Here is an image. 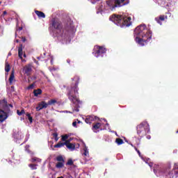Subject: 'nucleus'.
<instances>
[{"label": "nucleus", "instance_id": "nucleus-43", "mask_svg": "<svg viewBox=\"0 0 178 178\" xmlns=\"http://www.w3.org/2000/svg\"><path fill=\"white\" fill-rule=\"evenodd\" d=\"M6 15H8V12L3 11V14H2V16H5Z\"/></svg>", "mask_w": 178, "mask_h": 178}, {"label": "nucleus", "instance_id": "nucleus-24", "mask_svg": "<svg viewBox=\"0 0 178 178\" xmlns=\"http://www.w3.org/2000/svg\"><path fill=\"white\" fill-rule=\"evenodd\" d=\"M115 143L118 144V145H122L124 142L122 138H118L115 139Z\"/></svg>", "mask_w": 178, "mask_h": 178}, {"label": "nucleus", "instance_id": "nucleus-53", "mask_svg": "<svg viewBox=\"0 0 178 178\" xmlns=\"http://www.w3.org/2000/svg\"><path fill=\"white\" fill-rule=\"evenodd\" d=\"M57 178H64L63 176L58 177Z\"/></svg>", "mask_w": 178, "mask_h": 178}, {"label": "nucleus", "instance_id": "nucleus-2", "mask_svg": "<svg viewBox=\"0 0 178 178\" xmlns=\"http://www.w3.org/2000/svg\"><path fill=\"white\" fill-rule=\"evenodd\" d=\"M74 81L70 88H67V96L68 99L72 102V104H81L80 99L77 97L79 95V83H80V77L79 76H75L72 79Z\"/></svg>", "mask_w": 178, "mask_h": 178}, {"label": "nucleus", "instance_id": "nucleus-9", "mask_svg": "<svg viewBox=\"0 0 178 178\" xmlns=\"http://www.w3.org/2000/svg\"><path fill=\"white\" fill-rule=\"evenodd\" d=\"M47 108H48V104L47 102L42 101L38 103V106L36 107V111L38 112L41 111V109H45Z\"/></svg>", "mask_w": 178, "mask_h": 178}, {"label": "nucleus", "instance_id": "nucleus-13", "mask_svg": "<svg viewBox=\"0 0 178 178\" xmlns=\"http://www.w3.org/2000/svg\"><path fill=\"white\" fill-rule=\"evenodd\" d=\"M8 118V115L3 111V110L0 109V122H3Z\"/></svg>", "mask_w": 178, "mask_h": 178}, {"label": "nucleus", "instance_id": "nucleus-57", "mask_svg": "<svg viewBox=\"0 0 178 178\" xmlns=\"http://www.w3.org/2000/svg\"><path fill=\"white\" fill-rule=\"evenodd\" d=\"M137 145H140V143H138Z\"/></svg>", "mask_w": 178, "mask_h": 178}, {"label": "nucleus", "instance_id": "nucleus-6", "mask_svg": "<svg viewBox=\"0 0 178 178\" xmlns=\"http://www.w3.org/2000/svg\"><path fill=\"white\" fill-rule=\"evenodd\" d=\"M105 54H106V49L104 47L96 46L95 51V56H96V58H99V56L102 58Z\"/></svg>", "mask_w": 178, "mask_h": 178}, {"label": "nucleus", "instance_id": "nucleus-35", "mask_svg": "<svg viewBox=\"0 0 178 178\" xmlns=\"http://www.w3.org/2000/svg\"><path fill=\"white\" fill-rule=\"evenodd\" d=\"M175 176L173 175V173H168V175L166 176V178H173Z\"/></svg>", "mask_w": 178, "mask_h": 178}, {"label": "nucleus", "instance_id": "nucleus-52", "mask_svg": "<svg viewBox=\"0 0 178 178\" xmlns=\"http://www.w3.org/2000/svg\"><path fill=\"white\" fill-rule=\"evenodd\" d=\"M131 147H133L134 148V147H136V146H134L133 144H131Z\"/></svg>", "mask_w": 178, "mask_h": 178}, {"label": "nucleus", "instance_id": "nucleus-47", "mask_svg": "<svg viewBox=\"0 0 178 178\" xmlns=\"http://www.w3.org/2000/svg\"><path fill=\"white\" fill-rule=\"evenodd\" d=\"M134 149L136 151V152H137V151H138V149H137V147L135 146V147H134Z\"/></svg>", "mask_w": 178, "mask_h": 178}, {"label": "nucleus", "instance_id": "nucleus-17", "mask_svg": "<svg viewBox=\"0 0 178 178\" xmlns=\"http://www.w3.org/2000/svg\"><path fill=\"white\" fill-rule=\"evenodd\" d=\"M9 83L10 86H12V84H13V80H15V71L13 70L11 72V74L10 75V77H9Z\"/></svg>", "mask_w": 178, "mask_h": 178}, {"label": "nucleus", "instance_id": "nucleus-30", "mask_svg": "<svg viewBox=\"0 0 178 178\" xmlns=\"http://www.w3.org/2000/svg\"><path fill=\"white\" fill-rule=\"evenodd\" d=\"M26 116H27L30 123H33V117H31V115L30 113H27Z\"/></svg>", "mask_w": 178, "mask_h": 178}, {"label": "nucleus", "instance_id": "nucleus-33", "mask_svg": "<svg viewBox=\"0 0 178 178\" xmlns=\"http://www.w3.org/2000/svg\"><path fill=\"white\" fill-rule=\"evenodd\" d=\"M67 138H69V136L67 135H64V136H62V138H61V140L62 141H67Z\"/></svg>", "mask_w": 178, "mask_h": 178}, {"label": "nucleus", "instance_id": "nucleus-7", "mask_svg": "<svg viewBox=\"0 0 178 178\" xmlns=\"http://www.w3.org/2000/svg\"><path fill=\"white\" fill-rule=\"evenodd\" d=\"M56 161H57V163L56 164V168L57 169H62L65 166V159H63V156L59 155L56 157Z\"/></svg>", "mask_w": 178, "mask_h": 178}, {"label": "nucleus", "instance_id": "nucleus-4", "mask_svg": "<svg viewBox=\"0 0 178 178\" xmlns=\"http://www.w3.org/2000/svg\"><path fill=\"white\" fill-rule=\"evenodd\" d=\"M137 134L143 138V137L147 136V133H149V124L147 122H143L136 127Z\"/></svg>", "mask_w": 178, "mask_h": 178}, {"label": "nucleus", "instance_id": "nucleus-58", "mask_svg": "<svg viewBox=\"0 0 178 178\" xmlns=\"http://www.w3.org/2000/svg\"><path fill=\"white\" fill-rule=\"evenodd\" d=\"M1 3H2V2H1V1H0V5H1Z\"/></svg>", "mask_w": 178, "mask_h": 178}, {"label": "nucleus", "instance_id": "nucleus-3", "mask_svg": "<svg viewBox=\"0 0 178 178\" xmlns=\"http://www.w3.org/2000/svg\"><path fill=\"white\" fill-rule=\"evenodd\" d=\"M109 20L120 27H129L131 26V17L113 14L109 17Z\"/></svg>", "mask_w": 178, "mask_h": 178}, {"label": "nucleus", "instance_id": "nucleus-42", "mask_svg": "<svg viewBox=\"0 0 178 178\" xmlns=\"http://www.w3.org/2000/svg\"><path fill=\"white\" fill-rule=\"evenodd\" d=\"M21 38H22V41L23 42H26V37H22Z\"/></svg>", "mask_w": 178, "mask_h": 178}, {"label": "nucleus", "instance_id": "nucleus-39", "mask_svg": "<svg viewBox=\"0 0 178 178\" xmlns=\"http://www.w3.org/2000/svg\"><path fill=\"white\" fill-rule=\"evenodd\" d=\"M113 2V0H111V1H108L106 3L107 5H108V6H112V4L111 3H112Z\"/></svg>", "mask_w": 178, "mask_h": 178}, {"label": "nucleus", "instance_id": "nucleus-20", "mask_svg": "<svg viewBox=\"0 0 178 178\" xmlns=\"http://www.w3.org/2000/svg\"><path fill=\"white\" fill-rule=\"evenodd\" d=\"M67 148H68V149H70L71 151H74L76 149V145H74L73 143H70L67 146Z\"/></svg>", "mask_w": 178, "mask_h": 178}, {"label": "nucleus", "instance_id": "nucleus-26", "mask_svg": "<svg viewBox=\"0 0 178 178\" xmlns=\"http://www.w3.org/2000/svg\"><path fill=\"white\" fill-rule=\"evenodd\" d=\"M5 70L7 73L10 71V65L8 63H6Z\"/></svg>", "mask_w": 178, "mask_h": 178}, {"label": "nucleus", "instance_id": "nucleus-48", "mask_svg": "<svg viewBox=\"0 0 178 178\" xmlns=\"http://www.w3.org/2000/svg\"><path fill=\"white\" fill-rule=\"evenodd\" d=\"M154 173H158V170H154Z\"/></svg>", "mask_w": 178, "mask_h": 178}, {"label": "nucleus", "instance_id": "nucleus-37", "mask_svg": "<svg viewBox=\"0 0 178 178\" xmlns=\"http://www.w3.org/2000/svg\"><path fill=\"white\" fill-rule=\"evenodd\" d=\"M17 31H22L23 30V27L22 26H19L17 25V29H16Z\"/></svg>", "mask_w": 178, "mask_h": 178}, {"label": "nucleus", "instance_id": "nucleus-36", "mask_svg": "<svg viewBox=\"0 0 178 178\" xmlns=\"http://www.w3.org/2000/svg\"><path fill=\"white\" fill-rule=\"evenodd\" d=\"M65 143H63V146L66 145V147H67V145H69L70 144V141H69V140H65Z\"/></svg>", "mask_w": 178, "mask_h": 178}, {"label": "nucleus", "instance_id": "nucleus-49", "mask_svg": "<svg viewBox=\"0 0 178 178\" xmlns=\"http://www.w3.org/2000/svg\"><path fill=\"white\" fill-rule=\"evenodd\" d=\"M12 55V53L9 52L8 53V56H10Z\"/></svg>", "mask_w": 178, "mask_h": 178}, {"label": "nucleus", "instance_id": "nucleus-1", "mask_svg": "<svg viewBox=\"0 0 178 178\" xmlns=\"http://www.w3.org/2000/svg\"><path fill=\"white\" fill-rule=\"evenodd\" d=\"M134 34L136 35L135 38L136 42L141 45V47H144L145 44L152 40V31L147 29L145 24L138 26L134 30Z\"/></svg>", "mask_w": 178, "mask_h": 178}, {"label": "nucleus", "instance_id": "nucleus-8", "mask_svg": "<svg viewBox=\"0 0 178 178\" xmlns=\"http://www.w3.org/2000/svg\"><path fill=\"white\" fill-rule=\"evenodd\" d=\"M129 4V0H115L113 8H120Z\"/></svg>", "mask_w": 178, "mask_h": 178}, {"label": "nucleus", "instance_id": "nucleus-31", "mask_svg": "<svg viewBox=\"0 0 178 178\" xmlns=\"http://www.w3.org/2000/svg\"><path fill=\"white\" fill-rule=\"evenodd\" d=\"M17 113L19 116H22V115H24L26 112L24 111V110H22L21 111L17 110Z\"/></svg>", "mask_w": 178, "mask_h": 178}, {"label": "nucleus", "instance_id": "nucleus-50", "mask_svg": "<svg viewBox=\"0 0 178 178\" xmlns=\"http://www.w3.org/2000/svg\"><path fill=\"white\" fill-rule=\"evenodd\" d=\"M9 106H10V108H13V105L12 104H9Z\"/></svg>", "mask_w": 178, "mask_h": 178}, {"label": "nucleus", "instance_id": "nucleus-41", "mask_svg": "<svg viewBox=\"0 0 178 178\" xmlns=\"http://www.w3.org/2000/svg\"><path fill=\"white\" fill-rule=\"evenodd\" d=\"M72 126H74V127H77V122H76V121L73 122Z\"/></svg>", "mask_w": 178, "mask_h": 178}, {"label": "nucleus", "instance_id": "nucleus-45", "mask_svg": "<svg viewBox=\"0 0 178 178\" xmlns=\"http://www.w3.org/2000/svg\"><path fill=\"white\" fill-rule=\"evenodd\" d=\"M136 152H138L139 156H141V152H140V150H137Z\"/></svg>", "mask_w": 178, "mask_h": 178}, {"label": "nucleus", "instance_id": "nucleus-44", "mask_svg": "<svg viewBox=\"0 0 178 178\" xmlns=\"http://www.w3.org/2000/svg\"><path fill=\"white\" fill-rule=\"evenodd\" d=\"M146 138H147V140H151V136L149 135H147Z\"/></svg>", "mask_w": 178, "mask_h": 178}, {"label": "nucleus", "instance_id": "nucleus-27", "mask_svg": "<svg viewBox=\"0 0 178 178\" xmlns=\"http://www.w3.org/2000/svg\"><path fill=\"white\" fill-rule=\"evenodd\" d=\"M56 99H51L47 103V104L48 106V105H54V104H56Z\"/></svg>", "mask_w": 178, "mask_h": 178}, {"label": "nucleus", "instance_id": "nucleus-51", "mask_svg": "<svg viewBox=\"0 0 178 178\" xmlns=\"http://www.w3.org/2000/svg\"><path fill=\"white\" fill-rule=\"evenodd\" d=\"M60 35H61V37H63V33H60Z\"/></svg>", "mask_w": 178, "mask_h": 178}, {"label": "nucleus", "instance_id": "nucleus-23", "mask_svg": "<svg viewBox=\"0 0 178 178\" xmlns=\"http://www.w3.org/2000/svg\"><path fill=\"white\" fill-rule=\"evenodd\" d=\"M173 170L175 172V175L178 176V164L177 163H175Z\"/></svg>", "mask_w": 178, "mask_h": 178}, {"label": "nucleus", "instance_id": "nucleus-10", "mask_svg": "<svg viewBox=\"0 0 178 178\" xmlns=\"http://www.w3.org/2000/svg\"><path fill=\"white\" fill-rule=\"evenodd\" d=\"M24 72L26 76H30L31 74V72L33 70V67H31V65L28 64L24 67Z\"/></svg>", "mask_w": 178, "mask_h": 178}, {"label": "nucleus", "instance_id": "nucleus-12", "mask_svg": "<svg viewBox=\"0 0 178 178\" xmlns=\"http://www.w3.org/2000/svg\"><path fill=\"white\" fill-rule=\"evenodd\" d=\"M95 120V117L92 115H88L85 120V122L88 124H91V123H92V122H94Z\"/></svg>", "mask_w": 178, "mask_h": 178}, {"label": "nucleus", "instance_id": "nucleus-21", "mask_svg": "<svg viewBox=\"0 0 178 178\" xmlns=\"http://www.w3.org/2000/svg\"><path fill=\"white\" fill-rule=\"evenodd\" d=\"M170 170V165H168V167L165 169H161V170H159L160 173H168Z\"/></svg>", "mask_w": 178, "mask_h": 178}, {"label": "nucleus", "instance_id": "nucleus-40", "mask_svg": "<svg viewBox=\"0 0 178 178\" xmlns=\"http://www.w3.org/2000/svg\"><path fill=\"white\" fill-rule=\"evenodd\" d=\"M38 160V158L34 157V158H32L31 161V162H35V161H37Z\"/></svg>", "mask_w": 178, "mask_h": 178}, {"label": "nucleus", "instance_id": "nucleus-28", "mask_svg": "<svg viewBox=\"0 0 178 178\" xmlns=\"http://www.w3.org/2000/svg\"><path fill=\"white\" fill-rule=\"evenodd\" d=\"M63 147V143L59 142L58 144L54 145V148H62Z\"/></svg>", "mask_w": 178, "mask_h": 178}, {"label": "nucleus", "instance_id": "nucleus-16", "mask_svg": "<svg viewBox=\"0 0 178 178\" xmlns=\"http://www.w3.org/2000/svg\"><path fill=\"white\" fill-rule=\"evenodd\" d=\"M18 56L20 59H23V44H20L18 47Z\"/></svg>", "mask_w": 178, "mask_h": 178}, {"label": "nucleus", "instance_id": "nucleus-46", "mask_svg": "<svg viewBox=\"0 0 178 178\" xmlns=\"http://www.w3.org/2000/svg\"><path fill=\"white\" fill-rule=\"evenodd\" d=\"M67 63H68L69 65H70V59H67Z\"/></svg>", "mask_w": 178, "mask_h": 178}, {"label": "nucleus", "instance_id": "nucleus-32", "mask_svg": "<svg viewBox=\"0 0 178 178\" xmlns=\"http://www.w3.org/2000/svg\"><path fill=\"white\" fill-rule=\"evenodd\" d=\"M52 136L54 138L56 142L58 141V140H59V137H58V134L56 132L52 134Z\"/></svg>", "mask_w": 178, "mask_h": 178}, {"label": "nucleus", "instance_id": "nucleus-55", "mask_svg": "<svg viewBox=\"0 0 178 178\" xmlns=\"http://www.w3.org/2000/svg\"><path fill=\"white\" fill-rule=\"evenodd\" d=\"M76 111V112H79V108H77Z\"/></svg>", "mask_w": 178, "mask_h": 178}, {"label": "nucleus", "instance_id": "nucleus-11", "mask_svg": "<svg viewBox=\"0 0 178 178\" xmlns=\"http://www.w3.org/2000/svg\"><path fill=\"white\" fill-rule=\"evenodd\" d=\"M166 19H168V16L162 15H160L159 17H156L155 18V21L156 22V23L160 24V26H162V22H165Z\"/></svg>", "mask_w": 178, "mask_h": 178}, {"label": "nucleus", "instance_id": "nucleus-22", "mask_svg": "<svg viewBox=\"0 0 178 178\" xmlns=\"http://www.w3.org/2000/svg\"><path fill=\"white\" fill-rule=\"evenodd\" d=\"M29 168H31V170H37V166H38V165L37 164H34V163H31L29 165Z\"/></svg>", "mask_w": 178, "mask_h": 178}, {"label": "nucleus", "instance_id": "nucleus-15", "mask_svg": "<svg viewBox=\"0 0 178 178\" xmlns=\"http://www.w3.org/2000/svg\"><path fill=\"white\" fill-rule=\"evenodd\" d=\"M35 13L39 18L45 19V13H42V11L35 10Z\"/></svg>", "mask_w": 178, "mask_h": 178}, {"label": "nucleus", "instance_id": "nucleus-54", "mask_svg": "<svg viewBox=\"0 0 178 178\" xmlns=\"http://www.w3.org/2000/svg\"><path fill=\"white\" fill-rule=\"evenodd\" d=\"M24 58H26V54H24Z\"/></svg>", "mask_w": 178, "mask_h": 178}, {"label": "nucleus", "instance_id": "nucleus-59", "mask_svg": "<svg viewBox=\"0 0 178 178\" xmlns=\"http://www.w3.org/2000/svg\"><path fill=\"white\" fill-rule=\"evenodd\" d=\"M78 123H80V121H79Z\"/></svg>", "mask_w": 178, "mask_h": 178}, {"label": "nucleus", "instance_id": "nucleus-25", "mask_svg": "<svg viewBox=\"0 0 178 178\" xmlns=\"http://www.w3.org/2000/svg\"><path fill=\"white\" fill-rule=\"evenodd\" d=\"M83 155L85 156H88V155H90V154L88 153V149L86 146L83 147Z\"/></svg>", "mask_w": 178, "mask_h": 178}, {"label": "nucleus", "instance_id": "nucleus-34", "mask_svg": "<svg viewBox=\"0 0 178 178\" xmlns=\"http://www.w3.org/2000/svg\"><path fill=\"white\" fill-rule=\"evenodd\" d=\"M13 159H15V161H20V156L13 155Z\"/></svg>", "mask_w": 178, "mask_h": 178}, {"label": "nucleus", "instance_id": "nucleus-38", "mask_svg": "<svg viewBox=\"0 0 178 178\" xmlns=\"http://www.w3.org/2000/svg\"><path fill=\"white\" fill-rule=\"evenodd\" d=\"M33 88H34V84L33 83L29 85L27 88L28 90H33Z\"/></svg>", "mask_w": 178, "mask_h": 178}, {"label": "nucleus", "instance_id": "nucleus-18", "mask_svg": "<svg viewBox=\"0 0 178 178\" xmlns=\"http://www.w3.org/2000/svg\"><path fill=\"white\" fill-rule=\"evenodd\" d=\"M15 138H17V140H22V138H24V135L22 131H18L15 134Z\"/></svg>", "mask_w": 178, "mask_h": 178}, {"label": "nucleus", "instance_id": "nucleus-19", "mask_svg": "<svg viewBox=\"0 0 178 178\" xmlns=\"http://www.w3.org/2000/svg\"><path fill=\"white\" fill-rule=\"evenodd\" d=\"M33 94L35 97H38V95H41L42 94V90L40 88L33 90Z\"/></svg>", "mask_w": 178, "mask_h": 178}, {"label": "nucleus", "instance_id": "nucleus-14", "mask_svg": "<svg viewBox=\"0 0 178 178\" xmlns=\"http://www.w3.org/2000/svg\"><path fill=\"white\" fill-rule=\"evenodd\" d=\"M101 123L97 122L92 125V130L94 131V133H97V130L101 129Z\"/></svg>", "mask_w": 178, "mask_h": 178}, {"label": "nucleus", "instance_id": "nucleus-5", "mask_svg": "<svg viewBox=\"0 0 178 178\" xmlns=\"http://www.w3.org/2000/svg\"><path fill=\"white\" fill-rule=\"evenodd\" d=\"M49 30H51V31L56 30V31L62 33L63 31V26L62 25V22H60V21L56 18H52L49 24Z\"/></svg>", "mask_w": 178, "mask_h": 178}, {"label": "nucleus", "instance_id": "nucleus-29", "mask_svg": "<svg viewBox=\"0 0 178 178\" xmlns=\"http://www.w3.org/2000/svg\"><path fill=\"white\" fill-rule=\"evenodd\" d=\"M66 165L68 166H73L74 165L73 160L72 159H70L66 163Z\"/></svg>", "mask_w": 178, "mask_h": 178}, {"label": "nucleus", "instance_id": "nucleus-56", "mask_svg": "<svg viewBox=\"0 0 178 178\" xmlns=\"http://www.w3.org/2000/svg\"><path fill=\"white\" fill-rule=\"evenodd\" d=\"M168 15H170V13H168Z\"/></svg>", "mask_w": 178, "mask_h": 178}]
</instances>
